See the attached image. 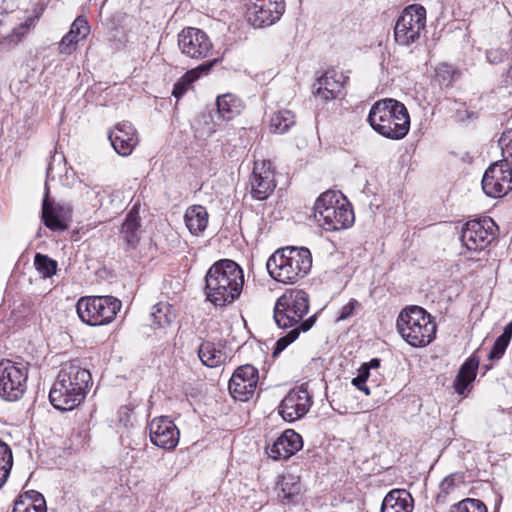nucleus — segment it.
Returning a JSON list of instances; mask_svg holds the SVG:
<instances>
[{
  "label": "nucleus",
  "instance_id": "1",
  "mask_svg": "<svg viewBox=\"0 0 512 512\" xmlns=\"http://www.w3.org/2000/svg\"><path fill=\"white\" fill-rule=\"evenodd\" d=\"M308 310L309 296L304 290H291L277 299L274 307V320L279 328L292 329L277 340L273 356H276L294 342L300 332H307L312 328L316 321V315L303 320Z\"/></svg>",
  "mask_w": 512,
  "mask_h": 512
},
{
  "label": "nucleus",
  "instance_id": "2",
  "mask_svg": "<svg viewBox=\"0 0 512 512\" xmlns=\"http://www.w3.org/2000/svg\"><path fill=\"white\" fill-rule=\"evenodd\" d=\"M91 380L90 372L78 360L63 363L49 392L51 404L58 410H73L85 399Z\"/></svg>",
  "mask_w": 512,
  "mask_h": 512
},
{
  "label": "nucleus",
  "instance_id": "3",
  "mask_svg": "<svg viewBox=\"0 0 512 512\" xmlns=\"http://www.w3.org/2000/svg\"><path fill=\"white\" fill-rule=\"evenodd\" d=\"M243 285L242 268L233 260L221 259L206 272L204 293L215 306H225L240 296Z\"/></svg>",
  "mask_w": 512,
  "mask_h": 512
},
{
  "label": "nucleus",
  "instance_id": "4",
  "mask_svg": "<svg viewBox=\"0 0 512 512\" xmlns=\"http://www.w3.org/2000/svg\"><path fill=\"white\" fill-rule=\"evenodd\" d=\"M367 120L376 132L392 140L403 139L410 129L407 108L403 103L392 98L375 102Z\"/></svg>",
  "mask_w": 512,
  "mask_h": 512
},
{
  "label": "nucleus",
  "instance_id": "5",
  "mask_svg": "<svg viewBox=\"0 0 512 512\" xmlns=\"http://www.w3.org/2000/svg\"><path fill=\"white\" fill-rule=\"evenodd\" d=\"M269 275L284 284L305 277L312 267V255L306 247H285L274 252L266 263Z\"/></svg>",
  "mask_w": 512,
  "mask_h": 512
},
{
  "label": "nucleus",
  "instance_id": "6",
  "mask_svg": "<svg viewBox=\"0 0 512 512\" xmlns=\"http://www.w3.org/2000/svg\"><path fill=\"white\" fill-rule=\"evenodd\" d=\"M396 326L401 337L413 347L428 345L436 334V323L420 306L403 309L397 318Z\"/></svg>",
  "mask_w": 512,
  "mask_h": 512
},
{
  "label": "nucleus",
  "instance_id": "7",
  "mask_svg": "<svg viewBox=\"0 0 512 512\" xmlns=\"http://www.w3.org/2000/svg\"><path fill=\"white\" fill-rule=\"evenodd\" d=\"M314 217L327 231L350 227L354 213L346 198L338 192L328 190L322 193L314 204Z\"/></svg>",
  "mask_w": 512,
  "mask_h": 512
},
{
  "label": "nucleus",
  "instance_id": "8",
  "mask_svg": "<svg viewBox=\"0 0 512 512\" xmlns=\"http://www.w3.org/2000/svg\"><path fill=\"white\" fill-rule=\"evenodd\" d=\"M121 306V301L113 296H87L78 300L76 310L84 323L101 326L112 322Z\"/></svg>",
  "mask_w": 512,
  "mask_h": 512
},
{
  "label": "nucleus",
  "instance_id": "9",
  "mask_svg": "<svg viewBox=\"0 0 512 512\" xmlns=\"http://www.w3.org/2000/svg\"><path fill=\"white\" fill-rule=\"evenodd\" d=\"M426 25V10L421 5L406 7L394 27L395 41L403 46L415 43Z\"/></svg>",
  "mask_w": 512,
  "mask_h": 512
},
{
  "label": "nucleus",
  "instance_id": "10",
  "mask_svg": "<svg viewBox=\"0 0 512 512\" xmlns=\"http://www.w3.org/2000/svg\"><path fill=\"white\" fill-rule=\"evenodd\" d=\"M28 368L11 360L0 362V397L7 401L20 399L26 391Z\"/></svg>",
  "mask_w": 512,
  "mask_h": 512
},
{
  "label": "nucleus",
  "instance_id": "11",
  "mask_svg": "<svg viewBox=\"0 0 512 512\" xmlns=\"http://www.w3.org/2000/svg\"><path fill=\"white\" fill-rule=\"evenodd\" d=\"M495 228L489 217L470 220L462 228L460 240L469 251H482L495 239Z\"/></svg>",
  "mask_w": 512,
  "mask_h": 512
},
{
  "label": "nucleus",
  "instance_id": "12",
  "mask_svg": "<svg viewBox=\"0 0 512 512\" xmlns=\"http://www.w3.org/2000/svg\"><path fill=\"white\" fill-rule=\"evenodd\" d=\"M178 47L183 55L194 60H203L213 53V44L208 34L195 27H186L178 34Z\"/></svg>",
  "mask_w": 512,
  "mask_h": 512
},
{
  "label": "nucleus",
  "instance_id": "13",
  "mask_svg": "<svg viewBox=\"0 0 512 512\" xmlns=\"http://www.w3.org/2000/svg\"><path fill=\"white\" fill-rule=\"evenodd\" d=\"M53 163H49L46 171L45 194L42 202V220L45 226L54 231L67 229V220L70 218L71 210L68 206L55 203L49 195L48 181L54 180Z\"/></svg>",
  "mask_w": 512,
  "mask_h": 512
},
{
  "label": "nucleus",
  "instance_id": "14",
  "mask_svg": "<svg viewBox=\"0 0 512 512\" xmlns=\"http://www.w3.org/2000/svg\"><path fill=\"white\" fill-rule=\"evenodd\" d=\"M484 193L493 198L505 196L512 191V166L494 162L485 171L482 178Z\"/></svg>",
  "mask_w": 512,
  "mask_h": 512
},
{
  "label": "nucleus",
  "instance_id": "15",
  "mask_svg": "<svg viewBox=\"0 0 512 512\" xmlns=\"http://www.w3.org/2000/svg\"><path fill=\"white\" fill-rule=\"evenodd\" d=\"M312 404V395L308 392L306 385L297 386L282 399L278 406V413L286 422H294L303 418Z\"/></svg>",
  "mask_w": 512,
  "mask_h": 512
},
{
  "label": "nucleus",
  "instance_id": "16",
  "mask_svg": "<svg viewBox=\"0 0 512 512\" xmlns=\"http://www.w3.org/2000/svg\"><path fill=\"white\" fill-rule=\"evenodd\" d=\"M284 11V0H249L247 19L255 28H262L278 21Z\"/></svg>",
  "mask_w": 512,
  "mask_h": 512
},
{
  "label": "nucleus",
  "instance_id": "17",
  "mask_svg": "<svg viewBox=\"0 0 512 512\" xmlns=\"http://www.w3.org/2000/svg\"><path fill=\"white\" fill-rule=\"evenodd\" d=\"M258 380V370L254 366L250 364L240 366L234 371L229 381L230 394L236 400L247 401L254 395Z\"/></svg>",
  "mask_w": 512,
  "mask_h": 512
},
{
  "label": "nucleus",
  "instance_id": "18",
  "mask_svg": "<svg viewBox=\"0 0 512 512\" xmlns=\"http://www.w3.org/2000/svg\"><path fill=\"white\" fill-rule=\"evenodd\" d=\"M179 430L166 416L154 418L149 424L151 442L164 450H173L179 442Z\"/></svg>",
  "mask_w": 512,
  "mask_h": 512
},
{
  "label": "nucleus",
  "instance_id": "19",
  "mask_svg": "<svg viewBox=\"0 0 512 512\" xmlns=\"http://www.w3.org/2000/svg\"><path fill=\"white\" fill-rule=\"evenodd\" d=\"M108 138L116 153L128 156L138 144L137 131L129 122H121L115 125L109 132Z\"/></svg>",
  "mask_w": 512,
  "mask_h": 512
},
{
  "label": "nucleus",
  "instance_id": "20",
  "mask_svg": "<svg viewBox=\"0 0 512 512\" xmlns=\"http://www.w3.org/2000/svg\"><path fill=\"white\" fill-rule=\"evenodd\" d=\"M251 193L256 200H265L275 188L273 172L265 162L255 163L250 177Z\"/></svg>",
  "mask_w": 512,
  "mask_h": 512
},
{
  "label": "nucleus",
  "instance_id": "21",
  "mask_svg": "<svg viewBox=\"0 0 512 512\" xmlns=\"http://www.w3.org/2000/svg\"><path fill=\"white\" fill-rule=\"evenodd\" d=\"M303 446L302 437L293 430H286L267 448V454L274 460L288 459Z\"/></svg>",
  "mask_w": 512,
  "mask_h": 512
},
{
  "label": "nucleus",
  "instance_id": "22",
  "mask_svg": "<svg viewBox=\"0 0 512 512\" xmlns=\"http://www.w3.org/2000/svg\"><path fill=\"white\" fill-rule=\"evenodd\" d=\"M345 80L342 73L329 70L313 84V93L325 101L335 99L341 93Z\"/></svg>",
  "mask_w": 512,
  "mask_h": 512
},
{
  "label": "nucleus",
  "instance_id": "23",
  "mask_svg": "<svg viewBox=\"0 0 512 512\" xmlns=\"http://www.w3.org/2000/svg\"><path fill=\"white\" fill-rule=\"evenodd\" d=\"M90 32L88 21L82 17H77L72 23L69 32L59 43V51L62 54L70 55L76 47V44L87 37Z\"/></svg>",
  "mask_w": 512,
  "mask_h": 512
},
{
  "label": "nucleus",
  "instance_id": "24",
  "mask_svg": "<svg viewBox=\"0 0 512 512\" xmlns=\"http://www.w3.org/2000/svg\"><path fill=\"white\" fill-rule=\"evenodd\" d=\"M140 217L136 207L127 214L120 230V239L125 244V250L135 249L140 241Z\"/></svg>",
  "mask_w": 512,
  "mask_h": 512
},
{
  "label": "nucleus",
  "instance_id": "25",
  "mask_svg": "<svg viewBox=\"0 0 512 512\" xmlns=\"http://www.w3.org/2000/svg\"><path fill=\"white\" fill-rule=\"evenodd\" d=\"M413 498L404 489L390 491L383 499L380 512H412Z\"/></svg>",
  "mask_w": 512,
  "mask_h": 512
},
{
  "label": "nucleus",
  "instance_id": "26",
  "mask_svg": "<svg viewBox=\"0 0 512 512\" xmlns=\"http://www.w3.org/2000/svg\"><path fill=\"white\" fill-rule=\"evenodd\" d=\"M463 484L464 476L462 473H452L446 476L439 484V491L435 497L436 503L444 505L456 499Z\"/></svg>",
  "mask_w": 512,
  "mask_h": 512
},
{
  "label": "nucleus",
  "instance_id": "27",
  "mask_svg": "<svg viewBox=\"0 0 512 512\" xmlns=\"http://www.w3.org/2000/svg\"><path fill=\"white\" fill-rule=\"evenodd\" d=\"M184 221L192 235L198 236L204 232L208 224V212L202 205L187 208Z\"/></svg>",
  "mask_w": 512,
  "mask_h": 512
},
{
  "label": "nucleus",
  "instance_id": "28",
  "mask_svg": "<svg viewBox=\"0 0 512 512\" xmlns=\"http://www.w3.org/2000/svg\"><path fill=\"white\" fill-rule=\"evenodd\" d=\"M479 366V359L475 356L469 357L460 367L454 387L458 394L463 395L468 386L474 381L477 369Z\"/></svg>",
  "mask_w": 512,
  "mask_h": 512
},
{
  "label": "nucleus",
  "instance_id": "29",
  "mask_svg": "<svg viewBox=\"0 0 512 512\" xmlns=\"http://www.w3.org/2000/svg\"><path fill=\"white\" fill-rule=\"evenodd\" d=\"M217 59L210 60L195 69L187 71L175 84L173 87L172 95L179 99L182 97L189 86L199 77L201 72H207L217 63Z\"/></svg>",
  "mask_w": 512,
  "mask_h": 512
},
{
  "label": "nucleus",
  "instance_id": "30",
  "mask_svg": "<svg viewBox=\"0 0 512 512\" xmlns=\"http://www.w3.org/2000/svg\"><path fill=\"white\" fill-rule=\"evenodd\" d=\"M201 362L210 368L218 367L226 360V354L210 341H203L198 348Z\"/></svg>",
  "mask_w": 512,
  "mask_h": 512
},
{
  "label": "nucleus",
  "instance_id": "31",
  "mask_svg": "<svg viewBox=\"0 0 512 512\" xmlns=\"http://www.w3.org/2000/svg\"><path fill=\"white\" fill-rule=\"evenodd\" d=\"M278 496L288 501H295L302 491L300 477L293 474L283 475L277 482Z\"/></svg>",
  "mask_w": 512,
  "mask_h": 512
},
{
  "label": "nucleus",
  "instance_id": "32",
  "mask_svg": "<svg viewBox=\"0 0 512 512\" xmlns=\"http://www.w3.org/2000/svg\"><path fill=\"white\" fill-rule=\"evenodd\" d=\"M295 115L290 110H279L273 113L269 120V129L272 133L284 134L295 125Z\"/></svg>",
  "mask_w": 512,
  "mask_h": 512
},
{
  "label": "nucleus",
  "instance_id": "33",
  "mask_svg": "<svg viewBox=\"0 0 512 512\" xmlns=\"http://www.w3.org/2000/svg\"><path fill=\"white\" fill-rule=\"evenodd\" d=\"M217 111L224 120H230L239 112V100L233 94H224L217 97Z\"/></svg>",
  "mask_w": 512,
  "mask_h": 512
},
{
  "label": "nucleus",
  "instance_id": "34",
  "mask_svg": "<svg viewBox=\"0 0 512 512\" xmlns=\"http://www.w3.org/2000/svg\"><path fill=\"white\" fill-rule=\"evenodd\" d=\"M12 512H46L45 499L40 493L35 494V499L20 497L15 501Z\"/></svg>",
  "mask_w": 512,
  "mask_h": 512
},
{
  "label": "nucleus",
  "instance_id": "35",
  "mask_svg": "<svg viewBox=\"0 0 512 512\" xmlns=\"http://www.w3.org/2000/svg\"><path fill=\"white\" fill-rule=\"evenodd\" d=\"M151 318L153 324L158 328L169 326L175 318L172 306L168 303L160 302L152 307Z\"/></svg>",
  "mask_w": 512,
  "mask_h": 512
},
{
  "label": "nucleus",
  "instance_id": "36",
  "mask_svg": "<svg viewBox=\"0 0 512 512\" xmlns=\"http://www.w3.org/2000/svg\"><path fill=\"white\" fill-rule=\"evenodd\" d=\"M34 265L43 278H50L56 273L57 262L47 255L37 253L34 258Z\"/></svg>",
  "mask_w": 512,
  "mask_h": 512
},
{
  "label": "nucleus",
  "instance_id": "37",
  "mask_svg": "<svg viewBox=\"0 0 512 512\" xmlns=\"http://www.w3.org/2000/svg\"><path fill=\"white\" fill-rule=\"evenodd\" d=\"M450 512H487V507L479 499L466 498L453 505Z\"/></svg>",
  "mask_w": 512,
  "mask_h": 512
},
{
  "label": "nucleus",
  "instance_id": "38",
  "mask_svg": "<svg viewBox=\"0 0 512 512\" xmlns=\"http://www.w3.org/2000/svg\"><path fill=\"white\" fill-rule=\"evenodd\" d=\"M502 159L499 162L512 166V129L504 131L498 141Z\"/></svg>",
  "mask_w": 512,
  "mask_h": 512
},
{
  "label": "nucleus",
  "instance_id": "39",
  "mask_svg": "<svg viewBox=\"0 0 512 512\" xmlns=\"http://www.w3.org/2000/svg\"><path fill=\"white\" fill-rule=\"evenodd\" d=\"M372 376L371 371L368 366L361 365L358 370V374L355 378L352 379L351 383L358 390L364 392L366 395H370V389L367 385V382L370 380Z\"/></svg>",
  "mask_w": 512,
  "mask_h": 512
},
{
  "label": "nucleus",
  "instance_id": "40",
  "mask_svg": "<svg viewBox=\"0 0 512 512\" xmlns=\"http://www.w3.org/2000/svg\"><path fill=\"white\" fill-rule=\"evenodd\" d=\"M33 24V19L28 18L24 23L15 27L10 34L5 37L10 43H18L21 39L29 32L30 27Z\"/></svg>",
  "mask_w": 512,
  "mask_h": 512
},
{
  "label": "nucleus",
  "instance_id": "41",
  "mask_svg": "<svg viewBox=\"0 0 512 512\" xmlns=\"http://www.w3.org/2000/svg\"><path fill=\"white\" fill-rule=\"evenodd\" d=\"M455 70L451 65L441 64L436 69V79L441 85L449 86L453 81Z\"/></svg>",
  "mask_w": 512,
  "mask_h": 512
},
{
  "label": "nucleus",
  "instance_id": "42",
  "mask_svg": "<svg viewBox=\"0 0 512 512\" xmlns=\"http://www.w3.org/2000/svg\"><path fill=\"white\" fill-rule=\"evenodd\" d=\"M13 465L12 451L10 447L0 441V471L3 469L11 470Z\"/></svg>",
  "mask_w": 512,
  "mask_h": 512
},
{
  "label": "nucleus",
  "instance_id": "43",
  "mask_svg": "<svg viewBox=\"0 0 512 512\" xmlns=\"http://www.w3.org/2000/svg\"><path fill=\"white\" fill-rule=\"evenodd\" d=\"M509 345V342L506 340H503L502 338L498 337L489 353V359H500L503 354L505 353V350L507 346Z\"/></svg>",
  "mask_w": 512,
  "mask_h": 512
},
{
  "label": "nucleus",
  "instance_id": "44",
  "mask_svg": "<svg viewBox=\"0 0 512 512\" xmlns=\"http://www.w3.org/2000/svg\"><path fill=\"white\" fill-rule=\"evenodd\" d=\"M506 55V51L501 48H491L486 51V58L491 64H498L503 62V60L506 58Z\"/></svg>",
  "mask_w": 512,
  "mask_h": 512
},
{
  "label": "nucleus",
  "instance_id": "45",
  "mask_svg": "<svg viewBox=\"0 0 512 512\" xmlns=\"http://www.w3.org/2000/svg\"><path fill=\"white\" fill-rule=\"evenodd\" d=\"M356 304L357 301L352 299L346 305H344L340 311L338 320H345L349 318L353 314Z\"/></svg>",
  "mask_w": 512,
  "mask_h": 512
},
{
  "label": "nucleus",
  "instance_id": "46",
  "mask_svg": "<svg viewBox=\"0 0 512 512\" xmlns=\"http://www.w3.org/2000/svg\"><path fill=\"white\" fill-rule=\"evenodd\" d=\"M499 337L510 343L512 338V321L505 326L503 333Z\"/></svg>",
  "mask_w": 512,
  "mask_h": 512
},
{
  "label": "nucleus",
  "instance_id": "47",
  "mask_svg": "<svg viewBox=\"0 0 512 512\" xmlns=\"http://www.w3.org/2000/svg\"><path fill=\"white\" fill-rule=\"evenodd\" d=\"M363 365H364V366H368V367H369V370L371 371V369H377V368H379V366H380V360H379L378 358H373V359H371L369 362L364 363Z\"/></svg>",
  "mask_w": 512,
  "mask_h": 512
},
{
  "label": "nucleus",
  "instance_id": "48",
  "mask_svg": "<svg viewBox=\"0 0 512 512\" xmlns=\"http://www.w3.org/2000/svg\"><path fill=\"white\" fill-rule=\"evenodd\" d=\"M10 470L3 469L0 471V488L4 485L6 482L8 476H9Z\"/></svg>",
  "mask_w": 512,
  "mask_h": 512
}]
</instances>
